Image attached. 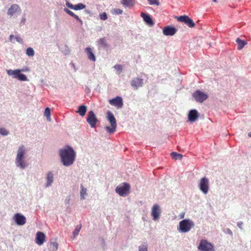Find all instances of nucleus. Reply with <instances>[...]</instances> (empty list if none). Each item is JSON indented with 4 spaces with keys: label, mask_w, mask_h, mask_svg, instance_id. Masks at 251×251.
Listing matches in <instances>:
<instances>
[{
    "label": "nucleus",
    "mask_w": 251,
    "mask_h": 251,
    "mask_svg": "<svg viewBox=\"0 0 251 251\" xmlns=\"http://www.w3.org/2000/svg\"><path fill=\"white\" fill-rule=\"evenodd\" d=\"M58 155L61 163L64 166L70 167L75 162L76 153L74 149L69 146H66L58 151Z\"/></svg>",
    "instance_id": "1"
},
{
    "label": "nucleus",
    "mask_w": 251,
    "mask_h": 251,
    "mask_svg": "<svg viewBox=\"0 0 251 251\" xmlns=\"http://www.w3.org/2000/svg\"><path fill=\"white\" fill-rule=\"evenodd\" d=\"M27 152V148L24 145H21L17 148L15 158V164L17 168L24 170L27 167L25 160Z\"/></svg>",
    "instance_id": "2"
},
{
    "label": "nucleus",
    "mask_w": 251,
    "mask_h": 251,
    "mask_svg": "<svg viewBox=\"0 0 251 251\" xmlns=\"http://www.w3.org/2000/svg\"><path fill=\"white\" fill-rule=\"evenodd\" d=\"M195 225L192 220L188 219H184L179 223L177 230L180 233H187L193 228Z\"/></svg>",
    "instance_id": "3"
},
{
    "label": "nucleus",
    "mask_w": 251,
    "mask_h": 251,
    "mask_svg": "<svg viewBox=\"0 0 251 251\" xmlns=\"http://www.w3.org/2000/svg\"><path fill=\"white\" fill-rule=\"evenodd\" d=\"M106 118L109 121L111 126H106L105 127V129L110 134L113 133L115 132L117 128L116 119L113 113L110 111L107 112Z\"/></svg>",
    "instance_id": "4"
},
{
    "label": "nucleus",
    "mask_w": 251,
    "mask_h": 251,
    "mask_svg": "<svg viewBox=\"0 0 251 251\" xmlns=\"http://www.w3.org/2000/svg\"><path fill=\"white\" fill-rule=\"evenodd\" d=\"M23 70L19 69L16 70H6V73L9 76H11L14 78H17L20 81H28L26 76L21 72Z\"/></svg>",
    "instance_id": "5"
},
{
    "label": "nucleus",
    "mask_w": 251,
    "mask_h": 251,
    "mask_svg": "<svg viewBox=\"0 0 251 251\" xmlns=\"http://www.w3.org/2000/svg\"><path fill=\"white\" fill-rule=\"evenodd\" d=\"M22 13V9L17 4H12L7 9V14L10 18H17Z\"/></svg>",
    "instance_id": "6"
},
{
    "label": "nucleus",
    "mask_w": 251,
    "mask_h": 251,
    "mask_svg": "<svg viewBox=\"0 0 251 251\" xmlns=\"http://www.w3.org/2000/svg\"><path fill=\"white\" fill-rule=\"evenodd\" d=\"M199 251H214L213 244L206 240H201L198 247Z\"/></svg>",
    "instance_id": "7"
},
{
    "label": "nucleus",
    "mask_w": 251,
    "mask_h": 251,
    "mask_svg": "<svg viewBox=\"0 0 251 251\" xmlns=\"http://www.w3.org/2000/svg\"><path fill=\"white\" fill-rule=\"evenodd\" d=\"M130 185L126 183H123L118 185L116 189V192L120 196L125 197L129 191Z\"/></svg>",
    "instance_id": "8"
},
{
    "label": "nucleus",
    "mask_w": 251,
    "mask_h": 251,
    "mask_svg": "<svg viewBox=\"0 0 251 251\" xmlns=\"http://www.w3.org/2000/svg\"><path fill=\"white\" fill-rule=\"evenodd\" d=\"M199 188L203 194H207L209 190L208 179L205 177L201 178L199 183Z\"/></svg>",
    "instance_id": "9"
},
{
    "label": "nucleus",
    "mask_w": 251,
    "mask_h": 251,
    "mask_svg": "<svg viewBox=\"0 0 251 251\" xmlns=\"http://www.w3.org/2000/svg\"><path fill=\"white\" fill-rule=\"evenodd\" d=\"M161 209L158 204H154L151 209V216L154 221H157L160 219L161 214Z\"/></svg>",
    "instance_id": "10"
},
{
    "label": "nucleus",
    "mask_w": 251,
    "mask_h": 251,
    "mask_svg": "<svg viewBox=\"0 0 251 251\" xmlns=\"http://www.w3.org/2000/svg\"><path fill=\"white\" fill-rule=\"evenodd\" d=\"M54 182V174L51 171H48L45 175V183L44 186L45 188L51 187Z\"/></svg>",
    "instance_id": "11"
},
{
    "label": "nucleus",
    "mask_w": 251,
    "mask_h": 251,
    "mask_svg": "<svg viewBox=\"0 0 251 251\" xmlns=\"http://www.w3.org/2000/svg\"><path fill=\"white\" fill-rule=\"evenodd\" d=\"M193 97L197 102L201 103L208 98V95L202 91L197 90L193 94Z\"/></svg>",
    "instance_id": "12"
},
{
    "label": "nucleus",
    "mask_w": 251,
    "mask_h": 251,
    "mask_svg": "<svg viewBox=\"0 0 251 251\" xmlns=\"http://www.w3.org/2000/svg\"><path fill=\"white\" fill-rule=\"evenodd\" d=\"M87 122L92 128L95 127L97 123L99 122L96 115L93 111L88 112Z\"/></svg>",
    "instance_id": "13"
},
{
    "label": "nucleus",
    "mask_w": 251,
    "mask_h": 251,
    "mask_svg": "<svg viewBox=\"0 0 251 251\" xmlns=\"http://www.w3.org/2000/svg\"><path fill=\"white\" fill-rule=\"evenodd\" d=\"M13 220L18 226H23L26 223V218L20 213H16L13 217Z\"/></svg>",
    "instance_id": "14"
},
{
    "label": "nucleus",
    "mask_w": 251,
    "mask_h": 251,
    "mask_svg": "<svg viewBox=\"0 0 251 251\" xmlns=\"http://www.w3.org/2000/svg\"><path fill=\"white\" fill-rule=\"evenodd\" d=\"M144 80L140 77H136L132 78L131 81L130 85L134 89H138L139 88L143 86Z\"/></svg>",
    "instance_id": "15"
},
{
    "label": "nucleus",
    "mask_w": 251,
    "mask_h": 251,
    "mask_svg": "<svg viewBox=\"0 0 251 251\" xmlns=\"http://www.w3.org/2000/svg\"><path fill=\"white\" fill-rule=\"evenodd\" d=\"M177 20L185 23L190 27H193L195 25L193 21L188 16L186 15L177 17Z\"/></svg>",
    "instance_id": "16"
},
{
    "label": "nucleus",
    "mask_w": 251,
    "mask_h": 251,
    "mask_svg": "<svg viewBox=\"0 0 251 251\" xmlns=\"http://www.w3.org/2000/svg\"><path fill=\"white\" fill-rule=\"evenodd\" d=\"M109 102L111 105L116 106L118 108H121L123 105V99L121 97L119 96L110 100Z\"/></svg>",
    "instance_id": "17"
},
{
    "label": "nucleus",
    "mask_w": 251,
    "mask_h": 251,
    "mask_svg": "<svg viewBox=\"0 0 251 251\" xmlns=\"http://www.w3.org/2000/svg\"><path fill=\"white\" fill-rule=\"evenodd\" d=\"M177 29L171 26H165L163 29V33L165 36H171L176 34Z\"/></svg>",
    "instance_id": "18"
},
{
    "label": "nucleus",
    "mask_w": 251,
    "mask_h": 251,
    "mask_svg": "<svg viewBox=\"0 0 251 251\" xmlns=\"http://www.w3.org/2000/svg\"><path fill=\"white\" fill-rule=\"evenodd\" d=\"M199 116L198 111L196 109L191 110L188 113V117L189 121L193 123L196 122Z\"/></svg>",
    "instance_id": "19"
},
{
    "label": "nucleus",
    "mask_w": 251,
    "mask_h": 251,
    "mask_svg": "<svg viewBox=\"0 0 251 251\" xmlns=\"http://www.w3.org/2000/svg\"><path fill=\"white\" fill-rule=\"evenodd\" d=\"M45 234L40 231L37 232L36 235L35 241L37 244L41 246L43 244L45 241Z\"/></svg>",
    "instance_id": "20"
},
{
    "label": "nucleus",
    "mask_w": 251,
    "mask_h": 251,
    "mask_svg": "<svg viewBox=\"0 0 251 251\" xmlns=\"http://www.w3.org/2000/svg\"><path fill=\"white\" fill-rule=\"evenodd\" d=\"M85 52L86 53L88 58L92 61H96V57L94 53V49L91 47H87L85 49Z\"/></svg>",
    "instance_id": "21"
},
{
    "label": "nucleus",
    "mask_w": 251,
    "mask_h": 251,
    "mask_svg": "<svg viewBox=\"0 0 251 251\" xmlns=\"http://www.w3.org/2000/svg\"><path fill=\"white\" fill-rule=\"evenodd\" d=\"M66 4L68 8L75 10H82L86 7V5L82 3H79L76 5H73L69 1H67Z\"/></svg>",
    "instance_id": "22"
},
{
    "label": "nucleus",
    "mask_w": 251,
    "mask_h": 251,
    "mask_svg": "<svg viewBox=\"0 0 251 251\" xmlns=\"http://www.w3.org/2000/svg\"><path fill=\"white\" fill-rule=\"evenodd\" d=\"M141 16L148 25L150 26L153 25L154 23L149 15L144 13H142Z\"/></svg>",
    "instance_id": "23"
},
{
    "label": "nucleus",
    "mask_w": 251,
    "mask_h": 251,
    "mask_svg": "<svg viewBox=\"0 0 251 251\" xmlns=\"http://www.w3.org/2000/svg\"><path fill=\"white\" fill-rule=\"evenodd\" d=\"M58 248V244L55 239H52L50 242V250L51 251H56Z\"/></svg>",
    "instance_id": "24"
},
{
    "label": "nucleus",
    "mask_w": 251,
    "mask_h": 251,
    "mask_svg": "<svg viewBox=\"0 0 251 251\" xmlns=\"http://www.w3.org/2000/svg\"><path fill=\"white\" fill-rule=\"evenodd\" d=\"M98 45L100 46L103 48L109 47V45L106 42V40L104 38H101L98 39L97 41Z\"/></svg>",
    "instance_id": "25"
},
{
    "label": "nucleus",
    "mask_w": 251,
    "mask_h": 251,
    "mask_svg": "<svg viewBox=\"0 0 251 251\" xmlns=\"http://www.w3.org/2000/svg\"><path fill=\"white\" fill-rule=\"evenodd\" d=\"M81 190L80 191V197L81 200L85 199L87 196V189L85 188L82 185H80Z\"/></svg>",
    "instance_id": "26"
},
{
    "label": "nucleus",
    "mask_w": 251,
    "mask_h": 251,
    "mask_svg": "<svg viewBox=\"0 0 251 251\" xmlns=\"http://www.w3.org/2000/svg\"><path fill=\"white\" fill-rule=\"evenodd\" d=\"M236 42L238 44L237 49L239 50H242L244 48V47L247 44V42L244 40H242L239 38L236 39Z\"/></svg>",
    "instance_id": "27"
},
{
    "label": "nucleus",
    "mask_w": 251,
    "mask_h": 251,
    "mask_svg": "<svg viewBox=\"0 0 251 251\" xmlns=\"http://www.w3.org/2000/svg\"><path fill=\"white\" fill-rule=\"evenodd\" d=\"M87 111V107L85 105H80L78 107V109L77 111V113H79V114L81 116H84Z\"/></svg>",
    "instance_id": "28"
},
{
    "label": "nucleus",
    "mask_w": 251,
    "mask_h": 251,
    "mask_svg": "<svg viewBox=\"0 0 251 251\" xmlns=\"http://www.w3.org/2000/svg\"><path fill=\"white\" fill-rule=\"evenodd\" d=\"M121 3L126 7H130L133 5L134 1L133 0H122Z\"/></svg>",
    "instance_id": "29"
},
{
    "label": "nucleus",
    "mask_w": 251,
    "mask_h": 251,
    "mask_svg": "<svg viewBox=\"0 0 251 251\" xmlns=\"http://www.w3.org/2000/svg\"><path fill=\"white\" fill-rule=\"evenodd\" d=\"M171 156L175 160H181L183 157L181 154L177 153L176 152H172Z\"/></svg>",
    "instance_id": "30"
},
{
    "label": "nucleus",
    "mask_w": 251,
    "mask_h": 251,
    "mask_svg": "<svg viewBox=\"0 0 251 251\" xmlns=\"http://www.w3.org/2000/svg\"><path fill=\"white\" fill-rule=\"evenodd\" d=\"M81 228V225H78L75 226V229L73 232V236L72 238L75 239L76 236L78 235L79 231Z\"/></svg>",
    "instance_id": "31"
},
{
    "label": "nucleus",
    "mask_w": 251,
    "mask_h": 251,
    "mask_svg": "<svg viewBox=\"0 0 251 251\" xmlns=\"http://www.w3.org/2000/svg\"><path fill=\"white\" fill-rule=\"evenodd\" d=\"M113 68L116 70L118 75H120L123 71V67L121 65L116 64L113 66Z\"/></svg>",
    "instance_id": "32"
},
{
    "label": "nucleus",
    "mask_w": 251,
    "mask_h": 251,
    "mask_svg": "<svg viewBox=\"0 0 251 251\" xmlns=\"http://www.w3.org/2000/svg\"><path fill=\"white\" fill-rule=\"evenodd\" d=\"M44 115L47 117V120L49 121H50V120H51V118H50V108L47 107L45 109Z\"/></svg>",
    "instance_id": "33"
},
{
    "label": "nucleus",
    "mask_w": 251,
    "mask_h": 251,
    "mask_svg": "<svg viewBox=\"0 0 251 251\" xmlns=\"http://www.w3.org/2000/svg\"><path fill=\"white\" fill-rule=\"evenodd\" d=\"M35 52L34 50L32 48H28L26 50V54L28 56H33L34 55Z\"/></svg>",
    "instance_id": "34"
},
{
    "label": "nucleus",
    "mask_w": 251,
    "mask_h": 251,
    "mask_svg": "<svg viewBox=\"0 0 251 251\" xmlns=\"http://www.w3.org/2000/svg\"><path fill=\"white\" fill-rule=\"evenodd\" d=\"M111 12L113 14L120 15L123 13V10L119 8H115L111 10Z\"/></svg>",
    "instance_id": "35"
},
{
    "label": "nucleus",
    "mask_w": 251,
    "mask_h": 251,
    "mask_svg": "<svg viewBox=\"0 0 251 251\" xmlns=\"http://www.w3.org/2000/svg\"><path fill=\"white\" fill-rule=\"evenodd\" d=\"M9 132L4 128H0V134L3 136H7Z\"/></svg>",
    "instance_id": "36"
},
{
    "label": "nucleus",
    "mask_w": 251,
    "mask_h": 251,
    "mask_svg": "<svg viewBox=\"0 0 251 251\" xmlns=\"http://www.w3.org/2000/svg\"><path fill=\"white\" fill-rule=\"evenodd\" d=\"M26 19L25 17V16L22 17V18H21L20 21L19 22V26L20 27H21V26H23L24 25H25L26 23Z\"/></svg>",
    "instance_id": "37"
},
{
    "label": "nucleus",
    "mask_w": 251,
    "mask_h": 251,
    "mask_svg": "<svg viewBox=\"0 0 251 251\" xmlns=\"http://www.w3.org/2000/svg\"><path fill=\"white\" fill-rule=\"evenodd\" d=\"M151 5H159L160 3L158 0H148Z\"/></svg>",
    "instance_id": "38"
},
{
    "label": "nucleus",
    "mask_w": 251,
    "mask_h": 251,
    "mask_svg": "<svg viewBox=\"0 0 251 251\" xmlns=\"http://www.w3.org/2000/svg\"><path fill=\"white\" fill-rule=\"evenodd\" d=\"M100 20L105 21L107 19V15L105 12H103L102 14H100Z\"/></svg>",
    "instance_id": "39"
},
{
    "label": "nucleus",
    "mask_w": 251,
    "mask_h": 251,
    "mask_svg": "<svg viewBox=\"0 0 251 251\" xmlns=\"http://www.w3.org/2000/svg\"><path fill=\"white\" fill-rule=\"evenodd\" d=\"M139 251H148V247L146 245L140 246L138 248Z\"/></svg>",
    "instance_id": "40"
},
{
    "label": "nucleus",
    "mask_w": 251,
    "mask_h": 251,
    "mask_svg": "<svg viewBox=\"0 0 251 251\" xmlns=\"http://www.w3.org/2000/svg\"><path fill=\"white\" fill-rule=\"evenodd\" d=\"M63 10L65 12H66L67 14H68L71 16L72 17V16L74 15V13L73 12H72L71 11H70V10H69L68 9H67V8H64Z\"/></svg>",
    "instance_id": "41"
},
{
    "label": "nucleus",
    "mask_w": 251,
    "mask_h": 251,
    "mask_svg": "<svg viewBox=\"0 0 251 251\" xmlns=\"http://www.w3.org/2000/svg\"><path fill=\"white\" fill-rule=\"evenodd\" d=\"M73 17L75 18L76 20H77L81 24H82V20L79 18L78 16L74 14V15L72 16Z\"/></svg>",
    "instance_id": "42"
},
{
    "label": "nucleus",
    "mask_w": 251,
    "mask_h": 251,
    "mask_svg": "<svg viewBox=\"0 0 251 251\" xmlns=\"http://www.w3.org/2000/svg\"><path fill=\"white\" fill-rule=\"evenodd\" d=\"M70 200H71V197L70 196L67 197L66 198L65 200V201H64L65 203L66 204H68L70 203Z\"/></svg>",
    "instance_id": "43"
},
{
    "label": "nucleus",
    "mask_w": 251,
    "mask_h": 251,
    "mask_svg": "<svg viewBox=\"0 0 251 251\" xmlns=\"http://www.w3.org/2000/svg\"><path fill=\"white\" fill-rule=\"evenodd\" d=\"M225 232L227 233V234H229V235H232V232L229 228H227V229H225Z\"/></svg>",
    "instance_id": "44"
},
{
    "label": "nucleus",
    "mask_w": 251,
    "mask_h": 251,
    "mask_svg": "<svg viewBox=\"0 0 251 251\" xmlns=\"http://www.w3.org/2000/svg\"><path fill=\"white\" fill-rule=\"evenodd\" d=\"M15 39L19 43H22V39L19 36L16 37Z\"/></svg>",
    "instance_id": "45"
},
{
    "label": "nucleus",
    "mask_w": 251,
    "mask_h": 251,
    "mask_svg": "<svg viewBox=\"0 0 251 251\" xmlns=\"http://www.w3.org/2000/svg\"><path fill=\"white\" fill-rule=\"evenodd\" d=\"M15 36H14V35H11L9 37V40L10 41H12V40L13 39H15Z\"/></svg>",
    "instance_id": "46"
},
{
    "label": "nucleus",
    "mask_w": 251,
    "mask_h": 251,
    "mask_svg": "<svg viewBox=\"0 0 251 251\" xmlns=\"http://www.w3.org/2000/svg\"><path fill=\"white\" fill-rule=\"evenodd\" d=\"M242 224H243L242 223H238L237 226H238L239 228H240V229H242Z\"/></svg>",
    "instance_id": "47"
},
{
    "label": "nucleus",
    "mask_w": 251,
    "mask_h": 251,
    "mask_svg": "<svg viewBox=\"0 0 251 251\" xmlns=\"http://www.w3.org/2000/svg\"><path fill=\"white\" fill-rule=\"evenodd\" d=\"M63 52H64L65 54H68L69 53V50L67 49L66 51H62Z\"/></svg>",
    "instance_id": "48"
},
{
    "label": "nucleus",
    "mask_w": 251,
    "mask_h": 251,
    "mask_svg": "<svg viewBox=\"0 0 251 251\" xmlns=\"http://www.w3.org/2000/svg\"><path fill=\"white\" fill-rule=\"evenodd\" d=\"M184 213H182L181 215V218H183L184 217Z\"/></svg>",
    "instance_id": "49"
},
{
    "label": "nucleus",
    "mask_w": 251,
    "mask_h": 251,
    "mask_svg": "<svg viewBox=\"0 0 251 251\" xmlns=\"http://www.w3.org/2000/svg\"><path fill=\"white\" fill-rule=\"evenodd\" d=\"M86 12H87V13H90V11L87 10H86Z\"/></svg>",
    "instance_id": "50"
},
{
    "label": "nucleus",
    "mask_w": 251,
    "mask_h": 251,
    "mask_svg": "<svg viewBox=\"0 0 251 251\" xmlns=\"http://www.w3.org/2000/svg\"><path fill=\"white\" fill-rule=\"evenodd\" d=\"M249 136L251 137V132L249 133Z\"/></svg>",
    "instance_id": "51"
},
{
    "label": "nucleus",
    "mask_w": 251,
    "mask_h": 251,
    "mask_svg": "<svg viewBox=\"0 0 251 251\" xmlns=\"http://www.w3.org/2000/svg\"><path fill=\"white\" fill-rule=\"evenodd\" d=\"M214 2H216L217 0H212Z\"/></svg>",
    "instance_id": "52"
}]
</instances>
